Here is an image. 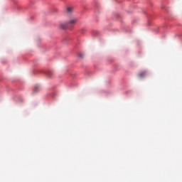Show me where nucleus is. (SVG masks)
Masks as SVG:
<instances>
[{
  "instance_id": "1",
  "label": "nucleus",
  "mask_w": 182,
  "mask_h": 182,
  "mask_svg": "<svg viewBox=\"0 0 182 182\" xmlns=\"http://www.w3.org/2000/svg\"><path fill=\"white\" fill-rule=\"evenodd\" d=\"M77 23V18L73 17L67 22L60 23L59 25L60 29H68L70 25H75Z\"/></svg>"
},
{
  "instance_id": "2",
  "label": "nucleus",
  "mask_w": 182,
  "mask_h": 182,
  "mask_svg": "<svg viewBox=\"0 0 182 182\" xmlns=\"http://www.w3.org/2000/svg\"><path fill=\"white\" fill-rule=\"evenodd\" d=\"M147 74V73L146 71L141 72L139 74V77H144V76H146V75Z\"/></svg>"
},
{
  "instance_id": "3",
  "label": "nucleus",
  "mask_w": 182,
  "mask_h": 182,
  "mask_svg": "<svg viewBox=\"0 0 182 182\" xmlns=\"http://www.w3.org/2000/svg\"><path fill=\"white\" fill-rule=\"evenodd\" d=\"M73 10V9L71 8V7H68V9H67V12L68 13V14H70V12H72Z\"/></svg>"
},
{
  "instance_id": "4",
  "label": "nucleus",
  "mask_w": 182,
  "mask_h": 182,
  "mask_svg": "<svg viewBox=\"0 0 182 182\" xmlns=\"http://www.w3.org/2000/svg\"><path fill=\"white\" fill-rule=\"evenodd\" d=\"M48 76H50V74H48Z\"/></svg>"
}]
</instances>
